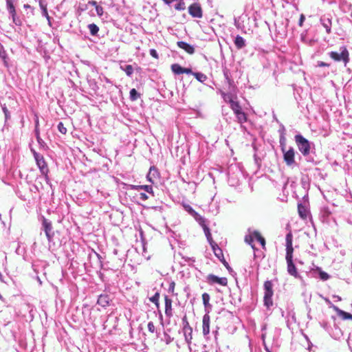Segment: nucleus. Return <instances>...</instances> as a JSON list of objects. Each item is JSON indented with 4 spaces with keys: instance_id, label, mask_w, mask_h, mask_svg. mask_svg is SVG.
Wrapping results in <instances>:
<instances>
[{
    "instance_id": "obj_1",
    "label": "nucleus",
    "mask_w": 352,
    "mask_h": 352,
    "mask_svg": "<svg viewBox=\"0 0 352 352\" xmlns=\"http://www.w3.org/2000/svg\"><path fill=\"white\" fill-rule=\"evenodd\" d=\"M293 235L289 232L285 237L286 241V255L285 259L287 264V272L295 278H298L299 274L293 262L294 248L292 245Z\"/></svg>"
},
{
    "instance_id": "obj_2",
    "label": "nucleus",
    "mask_w": 352,
    "mask_h": 352,
    "mask_svg": "<svg viewBox=\"0 0 352 352\" xmlns=\"http://www.w3.org/2000/svg\"><path fill=\"white\" fill-rule=\"evenodd\" d=\"M340 53L337 52H331L329 55L334 61H342L346 66L350 61L349 52L346 46L340 47Z\"/></svg>"
},
{
    "instance_id": "obj_3",
    "label": "nucleus",
    "mask_w": 352,
    "mask_h": 352,
    "mask_svg": "<svg viewBox=\"0 0 352 352\" xmlns=\"http://www.w3.org/2000/svg\"><path fill=\"white\" fill-rule=\"evenodd\" d=\"M295 141L301 153L304 156L308 155L310 153L309 142L300 134L295 135Z\"/></svg>"
},
{
    "instance_id": "obj_4",
    "label": "nucleus",
    "mask_w": 352,
    "mask_h": 352,
    "mask_svg": "<svg viewBox=\"0 0 352 352\" xmlns=\"http://www.w3.org/2000/svg\"><path fill=\"white\" fill-rule=\"evenodd\" d=\"M281 151L283 153V159L287 166H292L295 163V151L294 149L291 147L288 150H286L285 146H282Z\"/></svg>"
},
{
    "instance_id": "obj_5",
    "label": "nucleus",
    "mask_w": 352,
    "mask_h": 352,
    "mask_svg": "<svg viewBox=\"0 0 352 352\" xmlns=\"http://www.w3.org/2000/svg\"><path fill=\"white\" fill-rule=\"evenodd\" d=\"M31 151L33 153L34 157L36 162V164L38 166L41 172L44 175H47V173H48V168L43 156L42 155H40L33 149H32Z\"/></svg>"
},
{
    "instance_id": "obj_6",
    "label": "nucleus",
    "mask_w": 352,
    "mask_h": 352,
    "mask_svg": "<svg viewBox=\"0 0 352 352\" xmlns=\"http://www.w3.org/2000/svg\"><path fill=\"white\" fill-rule=\"evenodd\" d=\"M6 6L10 14L12 15L13 23H15L16 25H21V21L16 18V12L15 7L14 6V1L6 0Z\"/></svg>"
},
{
    "instance_id": "obj_7",
    "label": "nucleus",
    "mask_w": 352,
    "mask_h": 352,
    "mask_svg": "<svg viewBox=\"0 0 352 352\" xmlns=\"http://www.w3.org/2000/svg\"><path fill=\"white\" fill-rule=\"evenodd\" d=\"M42 226L45 231V235L49 241H51L53 236L54 232H52V224L45 217H43Z\"/></svg>"
},
{
    "instance_id": "obj_8",
    "label": "nucleus",
    "mask_w": 352,
    "mask_h": 352,
    "mask_svg": "<svg viewBox=\"0 0 352 352\" xmlns=\"http://www.w3.org/2000/svg\"><path fill=\"white\" fill-rule=\"evenodd\" d=\"M188 12L195 18H201L203 16L202 9L199 4L192 3L188 7Z\"/></svg>"
},
{
    "instance_id": "obj_9",
    "label": "nucleus",
    "mask_w": 352,
    "mask_h": 352,
    "mask_svg": "<svg viewBox=\"0 0 352 352\" xmlns=\"http://www.w3.org/2000/svg\"><path fill=\"white\" fill-rule=\"evenodd\" d=\"M208 282L210 284L217 283L222 286L228 285V279L226 277L219 278L214 274H208L207 276Z\"/></svg>"
},
{
    "instance_id": "obj_10",
    "label": "nucleus",
    "mask_w": 352,
    "mask_h": 352,
    "mask_svg": "<svg viewBox=\"0 0 352 352\" xmlns=\"http://www.w3.org/2000/svg\"><path fill=\"white\" fill-rule=\"evenodd\" d=\"M197 222L202 227L208 242L210 243L214 242L212 237L210 230L209 228L208 227V226L206 225V219L204 217L200 218L199 221Z\"/></svg>"
},
{
    "instance_id": "obj_11",
    "label": "nucleus",
    "mask_w": 352,
    "mask_h": 352,
    "mask_svg": "<svg viewBox=\"0 0 352 352\" xmlns=\"http://www.w3.org/2000/svg\"><path fill=\"white\" fill-rule=\"evenodd\" d=\"M164 303H165V314L167 317L171 318L173 316V300L168 296H164Z\"/></svg>"
},
{
    "instance_id": "obj_12",
    "label": "nucleus",
    "mask_w": 352,
    "mask_h": 352,
    "mask_svg": "<svg viewBox=\"0 0 352 352\" xmlns=\"http://www.w3.org/2000/svg\"><path fill=\"white\" fill-rule=\"evenodd\" d=\"M210 317L208 314H206L203 316L202 319V331L203 334L206 336L210 333Z\"/></svg>"
},
{
    "instance_id": "obj_13",
    "label": "nucleus",
    "mask_w": 352,
    "mask_h": 352,
    "mask_svg": "<svg viewBox=\"0 0 352 352\" xmlns=\"http://www.w3.org/2000/svg\"><path fill=\"white\" fill-rule=\"evenodd\" d=\"M183 321L186 322V324L184 326V331L186 336V340L190 342L192 340V329L189 325L188 322L187 321L186 316H184L183 318Z\"/></svg>"
},
{
    "instance_id": "obj_14",
    "label": "nucleus",
    "mask_w": 352,
    "mask_h": 352,
    "mask_svg": "<svg viewBox=\"0 0 352 352\" xmlns=\"http://www.w3.org/2000/svg\"><path fill=\"white\" fill-rule=\"evenodd\" d=\"M177 45L184 50L188 54H192L195 53V48L192 45L184 42V41H178L177 43Z\"/></svg>"
},
{
    "instance_id": "obj_15",
    "label": "nucleus",
    "mask_w": 352,
    "mask_h": 352,
    "mask_svg": "<svg viewBox=\"0 0 352 352\" xmlns=\"http://www.w3.org/2000/svg\"><path fill=\"white\" fill-rule=\"evenodd\" d=\"M298 213L300 217L303 220H306L310 214L307 208L302 204H298Z\"/></svg>"
},
{
    "instance_id": "obj_16",
    "label": "nucleus",
    "mask_w": 352,
    "mask_h": 352,
    "mask_svg": "<svg viewBox=\"0 0 352 352\" xmlns=\"http://www.w3.org/2000/svg\"><path fill=\"white\" fill-rule=\"evenodd\" d=\"M333 309L336 312L337 315L340 318H341L342 320H352V314L340 309V308H338V307H336L335 305L333 306Z\"/></svg>"
},
{
    "instance_id": "obj_17",
    "label": "nucleus",
    "mask_w": 352,
    "mask_h": 352,
    "mask_svg": "<svg viewBox=\"0 0 352 352\" xmlns=\"http://www.w3.org/2000/svg\"><path fill=\"white\" fill-rule=\"evenodd\" d=\"M111 299L107 294H101L98 298L97 303L102 307H106L109 305Z\"/></svg>"
},
{
    "instance_id": "obj_18",
    "label": "nucleus",
    "mask_w": 352,
    "mask_h": 352,
    "mask_svg": "<svg viewBox=\"0 0 352 352\" xmlns=\"http://www.w3.org/2000/svg\"><path fill=\"white\" fill-rule=\"evenodd\" d=\"M214 255L220 260L224 257L222 250L218 246V245L214 241L210 243Z\"/></svg>"
},
{
    "instance_id": "obj_19",
    "label": "nucleus",
    "mask_w": 352,
    "mask_h": 352,
    "mask_svg": "<svg viewBox=\"0 0 352 352\" xmlns=\"http://www.w3.org/2000/svg\"><path fill=\"white\" fill-rule=\"evenodd\" d=\"M273 294H274V292H265V294H264V297H263L264 305L267 308L270 307L273 305V301H272Z\"/></svg>"
},
{
    "instance_id": "obj_20",
    "label": "nucleus",
    "mask_w": 352,
    "mask_h": 352,
    "mask_svg": "<svg viewBox=\"0 0 352 352\" xmlns=\"http://www.w3.org/2000/svg\"><path fill=\"white\" fill-rule=\"evenodd\" d=\"M230 108L234 112L235 114L242 111V109L237 101H234L232 99L230 100Z\"/></svg>"
},
{
    "instance_id": "obj_21",
    "label": "nucleus",
    "mask_w": 352,
    "mask_h": 352,
    "mask_svg": "<svg viewBox=\"0 0 352 352\" xmlns=\"http://www.w3.org/2000/svg\"><path fill=\"white\" fill-rule=\"evenodd\" d=\"M234 45L237 49H241L245 45V42L243 38L237 35L234 40Z\"/></svg>"
},
{
    "instance_id": "obj_22",
    "label": "nucleus",
    "mask_w": 352,
    "mask_h": 352,
    "mask_svg": "<svg viewBox=\"0 0 352 352\" xmlns=\"http://www.w3.org/2000/svg\"><path fill=\"white\" fill-rule=\"evenodd\" d=\"M185 208L186 211H188V213L191 214L197 221H199L200 218L204 217L198 214L195 210H194L190 206H186Z\"/></svg>"
},
{
    "instance_id": "obj_23",
    "label": "nucleus",
    "mask_w": 352,
    "mask_h": 352,
    "mask_svg": "<svg viewBox=\"0 0 352 352\" xmlns=\"http://www.w3.org/2000/svg\"><path fill=\"white\" fill-rule=\"evenodd\" d=\"M254 238L261 244L263 248H265V239L258 231L253 232Z\"/></svg>"
},
{
    "instance_id": "obj_24",
    "label": "nucleus",
    "mask_w": 352,
    "mask_h": 352,
    "mask_svg": "<svg viewBox=\"0 0 352 352\" xmlns=\"http://www.w3.org/2000/svg\"><path fill=\"white\" fill-rule=\"evenodd\" d=\"M171 70L175 74H183L184 67L177 63H175L171 65Z\"/></svg>"
},
{
    "instance_id": "obj_25",
    "label": "nucleus",
    "mask_w": 352,
    "mask_h": 352,
    "mask_svg": "<svg viewBox=\"0 0 352 352\" xmlns=\"http://www.w3.org/2000/svg\"><path fill=\"white\" fill-rule=\"evenodd\" d=\"M88 28H89L90 33L92 36L96 35L99 31V28L95 23L89 24L88 25Z\"/></svg>"
},
{
    "instance_id": "obj_26",
    "label": "nucleus",
    "mask_w": 352,
    "mask_h": 352,
    "mask_svg": "<svg viewBox=\"0 0 352 352\" xmlns=\"http://www.w3.org/2000/svg\"><path fill=\"white\" fill-rule=\"evenodd\" d=\"M159 299H160V293L156 292L154 294V296H153L152 297H151L149 298V300L151 302H152L153 303H154L155 305V306L157 307V308H159V307H160Z\"/></svg>"
},
{
    "instance_id": "obj_27",
    "label": "nucleus",
    "mask_w": 352,
    "mask_h": 352,
    "mask_svg": "<svg viewBox=\"0 0 352 352\" xmlns=\"http://www.w3.org/2000/svg\"><path fill=\"white\" fill-rule=\"evenodd\" d=\"M136 188L137 189H143L146 192L151 194L153 196L154 195L153 190V187L151 186H149V185L138 186L136 187Z\"/></svg>"
},
{
    "instance_id": "obj_28",
    "label": "nucleus",
    "mask_w": 352,
    "mask_h": 352,
    "mask_svg": "<svg viewBox=\"0 0 352 352\" xmlns=\"http://www.w3.org/2000/svg\"><path fill=\"white\" fill-rule=\"evenodd\" d=\"M192 75L195 77V78L200 81V82H204L207 79V76L200 72H195L193 73Z\"/></svg>"
},
{
    "instance_id": "obj_29",
    "label": "nucleus",
    "mask_w": 352,
    "mask_h": 352,
    "mask_svg": "<svg viewBox=\"0 0 352 352\" xmlns=\"http://www.w3.org/2000/svg\"><path fill=\"white\" fill-rule=\"evenodd\" d=\"M210 299V297L208 294L204 293L202 294L203 303H204L205 307H208L210 306V303H209Z\"/></svg>"
},
{
    "instance_id": "obj_30",
    "label": "nucleus",
    "mask_w": 352,
    "mask_h": 352,
    "mask_svg": "<svg viewBox=\"0 0 352 352\" xmlns=\"http://www.w3.org/2000/svg\"><path fill=\"white\" fill-rule=\"evenodd\" d=\"M272 287H273V284H272V281H270V280H266V281L264 283V289H265V292H274V291H273V289H272Z\"/></svg>"
},
{
    "instance_id": "obj_31",
    "label": "nucleus",
    "mask_w": 352,
    "mask_h": 352,
    "mask_svg": "<svg viewBox=\"0 0 352 352\" xmlns=\"http://www.w3.org/2000/svg\"><path fill=\"white\" fill-rule=\"evenodd\" d=\"M236 116L237 117L238 120L241 123L245 122L247 120L246 116L243 111H241L240 112L237 113Z\"/></svg>"
},
{
    "instance_id": "obj_32",
    "label": "nucleus",
    "mask_w": 352,
    "mask_h": 352,
    "mask_svg": "<svg viewBox=\"0 0 352 352\" xmlns=\"http://www.w3.org/2000/svg\"><path fill=\"white\" fill-rule=\"evenodd\" d=\"M140 97V94L138 93L135 89H132L130 91V98L131 100H136Z\"/></svg>"
},
{
    "instance_id": "obj_33",
    "label": "nucleus",
    "mask_w": 352,
    "mask_h": 352,
    "mask_svg": "<svg viewBox=\"0 0 352 352\" xmlns=\"http://www.w3.org/2000/svg\"><path fill=\"white\" fill-rule=\"evenodd\" d=\"M254 239H255V238L253 234L252 235L249 234V235L245 236V241L248 244L250 245L253 249H254V246L252 244V243L254 241Z\"/></svg>"
},
{
    "instance_id": "obj_34",
    "label": "nucleus",
    "mask_w": 352,
    "mask_h": 352,
    "mask_svg": "<svg viewBox=\"0 0 352 352\" xmlns=\"http://www.w3.org/2000/svg\"><path fill=\"white\" fill-rule=\"evenodd\" d=\"M175 8L177 10H184L186 8L185 3L183 0H180L177 4L175 6Z\"/></svg>"
},
{
    "instance_id": "obj_35",
    "label": "nucleus",
    "mask_w": 352,
    "mask_h": 352,
    "mask_svg": "<svg viewBox=\"0 0 352 352\" xmlns=\"http://www.w3.org/2000/svg\"><path fill=\"white\" fill-rule=\"evenodd\" d=\"M121 68L125 72L126 74L129 76H130L133 72V67L131 65H126L124 69H123L122 67H121Z\"/></svg>"
},
{
    "instance_id": "obj_36",
    "label": "nucleus",
    "mask_w": 352,
    "mask_h": 352,
    "mask_svg": "<svg viewBox=\"0 0 352 352\" xmlns=\"http://www.w3.org/2000/svg\"><path fill=\"white\" fill-rule=\"evenodd\" d=\"M58 129L59 132L65 135L67 132V128L65 126L63 122H59L58 124Z\"/></svg>"
},
{
    "instance_id": "obj_37",
    "label": "nucleus",
    "mask_w": 352,
    "mask_h": 352,
    "mask_svg": "<svg viewBox=\"0 0 352 352\" xmlns=\"http://www.w3.org/2000/svg\"><path fill=\"white\" fill-rule=\"evenodd\" d=\"M331 22L330 20H328L327 22H323L322 25L325 28L327 33L329 34L331 32Z\"/></svg>"
},
{
    "instance_id": "obj_38",
    "label": "nucleus",
    "mask_w": 352,
    "mask_h": 352,
    "mask_svg": "<svg viewBox=\"0 0 352 352\" xmlns=\"http://www.w3.org/2000/svg\"><path fill=\"white\" fill-rule=\"evenodd\" d=\"M319 276H320V278L322 280H327L330 277L329 275L327 272H323V271H320Z\"/></svg>"
},
{
    "instance_id": "obj_39",
    "label": "nucleus",
    "mask_w": 352,
    "mask_h": 352,
    "mask_svg": "<svg viewBox=\"0 0 352 352\" xmlns=\"http://www.w3.org/2000/svg\"><path fill=\"white\" fill-rule=\"evenodd\" d=\"M35 133L36 136V140L39 144L43 145L44 144L43 140L40 137V132L38 129H35Z\"/></svg>"
},
{
    "instance_id": "obj_40",
    "label": "nucleus",
    "mask_w": 352,
    "mask_h": 352,
    "mask_svg": "<svg viewBox=\"0 0 352 352\" xmlns=\"http://www.w3.org/2000/svg\"><path fill=\"white\" fill-rule=\"evenodd\" d=\"M0 57L4 60L7 57L6 52L4 50L3 46L1 44L0 45Z\"/></svg>"
},
{
    "instance_id": "obj_41",
    "label": "nucleus",
    "mask_w": 352,
    "mask_h": 352,
    "mask_svg": "<svg viewBox=\"0 0 352 352\" xmlns=\"http://www.w3.org/2000/svg\"><path fill=\"white\" fill-rule=\"evenodd\" d=\"M147 327H148V329L149 332H151L152 333L155 332V325L153 322H149L148 323Z\"/></svg>"
},
{
    "instance_id": "obj_42",
    "label": "nucleus",
    "mask_w": 352,
    "mask_h": 352,
    "mask_svg": "<svg viewBox=\"0 0 352 352\" xmlns=\"http://www.w3.org/2000/svg\"><path fill=\"white\" fill-rule=\"evenodd\" d=\"M175 283L174 281H172L170 284H169V287H168V291L169 292L172 293L174 294L175 293Z\"/></svg>"
},
{
    "instance_id": "obj_43",
    "label": "nucleus",
    "mask_w": 352,
    "mask_h": 352,
    "mask_svg": "<svg viewBox=\"0 0 352 352\" xmlns=\"http://www.w3.org/2000/svg\"><path fill=\"white\" fill-rule=\"evenodd\" d=\"M96 13L99 16L103 14V8L102 6H98L96 7Z\"/></svg>"
},
{
    "instance_id": "obj_44",
    "label": "nucleus",
    "mask_w": 352,
    "mask_h": 352,
    "mask_svg": "<svg viewBox=\"0 0 352 352\" xmlns=\"http://www.w3.org/2000/svg\"><path fill=\"white\" fill-rule=\"evenodd\" d=\"M219 261L223 263V265L226 267L227 270H228L229 271L232 270L224 257H223V258L220 259Z\"/></svg>"
},
{
    "instance_id": "obj_45",
    "label": "nucleus",
    "mask_w": 352,
    "mask_h": 352,
    "mask_svg": "<svg viewBox=\"0 0 352 352\" xmlns=\"http://www.w3.org/2000/svg\"><path fill=\"white\" fill-rule=\"evenodd\" d=\"M150 54L154 58L157 59L159 58V56H158V54L157 53V51L155 50H154V49H151L150 50Z\"/></svg>"
},
{
    "instance_id": "obj_46",
    "label": "nucleus",
    "mask_w": 352,
    "mask_h": 352,
    "mask_svg": "<svg viewBox=\"0 0 352 352\" xmlns=\"http://www.w3.org/2000/svg\"><path fill=\"white\" fill-rule=\"evenodd\" d=\"M305 19V15L303 14H301L300 16L299 22H298V25L300 27L302 26Z\"/></svg>"
},
{
    "instance_id": "obj_47",
    "label": "nucleus",
    "mask_w": 352,
    "mask_h": 352,
    "mask_svg": "<svg viewBox=\"0 0 352 352\" xmlns=\"http://www.w3.org/2000/svg\"><path fill=\"white\" fill-rule=\"evenodd\" d=\"M38 3H39V6L41 10H43V8L47 7V4L45 3V0H39Z\"/></svg>"
},
{
    "instance_id": "obj_48",
    "label": "nucleus",
    "mask_w": 352,
    "mask_h": 352,
    "mask_svg": "<svg viewBox=\"0 0 352 352\" xmlns=\"http://www.w3.org/2000/svg\"><path fill=\"white\" fill-rule=\"evenodd\" d=\"M140 199L143 201H145L148 199V197L147 196V195L146 193L141 192V193H140Z\"/></svg>"
},
{
    "instance_id": "obj_49",
    "label": "nucleus",
    "mask_w": 352,
    "mask_h": 352,
    "mask_svg": "<svg viewBox=\"0 0 352 352\" xmlns=\"http://www.w3.org/2000/svg\"><path fill=\"white\" fill-rule=\"evenodd\" d=\"M42 12H43V16H45L47 19H49L50 16H49V14H48L47 7L43 8V10H42Z\"/></svg>"
},
{
    "instance_id": "obj_50",
    "label": "nucleus",
    "mask_w": 352,
    "mask_h": 352,
    "mask_svg": "<svg viewBox=\"0 0 352 352\" xmlns=\"http://www.w3.org/2000/svg\"><path fill=\"white\" fill-rule=\"evenodd\" d=\"M183 74H193V72H192V69H190V68H184V70H183Z\"/></svg>"
},
{
    "instance_id": "obj_51",
    "label": "nucleus",
    "mask_w": 352,
    "mask_h": 352,
    "mask_svg": "<svg viewBox=\"0 0 352 352\" xmlns=\"http://www.w3.org/2000/svg\"><path fill=\"white\" fill-rule=\"evenodd\" d=\"M319 67H329V64L328 63H326L324 62H322V61H320L318 63V65Z\"/></svg>"
},
{
    "instance_id": "obj_52",
    "label": "nucleus",
    "mask_w": 352,
    "mask_h": 352,
    "mask_svg": "<svg viewBox=\"0 0 352 352\" xmlns=\"http://www.w3.org/2000/svg\"><path fill=\"white\" fill-rule=\"evenodd\" d=\"M38 124H39V122H38V116H35V129H38Z\"/></svg>"
},
{
    "instance_id": "obj_53",
    "label": "nucleus",
    "mask_w": 352,
    "mask_h": 352,
    "mask_svg": "<svg viewBox=\"0 0 352 352\" xmlns=\"http://www.w3.org/2000/svg\"><path fill=\"white\" fill-rule=\"evenodd\" d=\"M88 3H89V5H91V6H94L95 8H96V6H98V5L97 4V2H96V1H94V0H92V1H89L88 2Z\"/></svg>"
},
{
    "instance_id": "obj_54",
    "label": "nucleus",
    "mask_w": 352,
    "mask_h": 352,
    "mask_svg": "<svg viewBox=\"0 0 352 352\" xmlns=\"http://www.w3.org/2000/svg\"><path fill=\"white\" fill-rule=\"evenodd\" d=\"M3 111L5 113L6 118H7L8 116V110L7 109V108L6 107H3Z\"/></svg>"
},
{
    "instance_id": "obj_55",
    "label": "nucleus",
    "mask_w": 352,
    "mask_h": 352,
    "mask_svg": "<svg viewBox=\"0 0 352 352\" xmlns=\"http://www.w3.org/2000/svg\"><path fill=\"white\" fill-rule=\"evenodd\" d=\"M107 323H108V320H107L104 322V324H103L104 329H107V326H108V325H107Z\"/></svg>"
},
{
    "instance_id": "obj_56",
    "label": "nucleus",
    "mask_w": 352,
    "mask_h": 352,
    "mask_svg": "<svg viewBox=\"0 0 352 352\" xmlns=\"http://www.w3.org/2000/svg\"><path fill=\"white\" fill-rule=\"evenodd\" d=\"M23 7H24V8H31V6L30 5H28V4H25L23 6Z\"/></svg>"
},
{
    "instance_id": "obj_57",
    "label": "nucleus",
    "mask_w": 352,
    "mask_h": 352,
    "mask_svg": "<svg viewBox=\"0 0 352 352\" xmlns=\"http://www.w3.org/2000/svg\"><path fill=\"white\" fill-rule=\"evenodd\" d=\"M153 170H155V168L154 167H151V168H150V173H151Z\"/></svg>"
},
{
    "instance_id": "obj_58",
    "label": "nucleus",
    "mask_w": 352,
    "mask_h": 352,
    "mask_svg": "<svg viewBox=\"0 0 352 352\" xmlns=\"http://www.w3.org/2000/svg\"><path fill=\"white\" fill-rule=\"evenodd\" d=\"M109 333L110 334H111V333H112V329H109Z\"/></svg>"
}]
</instances>
